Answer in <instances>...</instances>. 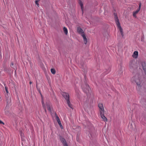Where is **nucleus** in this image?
Returning <instances> with one entry per match:
<instances>
[{
	"mask_svg": "<svg viewBox=\"0 0 146 146\" xmlns=\"http://www.w3.org/2000/svg\"><path fill=\"white\" fill-rule=\"evenodd\" d=\"M60 139L64 146H68L64 138H61Z\"/></svg>",
	"mask_w": 146,
	"mask_h": 146,
	"instance_id": "nucleus-11",
	"label": "nucleus"
},
{
	"mask_svg": "<svg viewBox=\"0 0 146 146\" xmlns=\"http://www.w3.org/2000/svg\"><path fill=\"white\" fill-rule=\"evenodd\" d=\"M141 77L138 74H136L132 77L131 79L132 82H135L139 87L141 86Z\"/></svg>",
	"mask_w": 146,
	"mask_h": 146,
	"instance_id": "nucleus-1",
	"label": "nucleus"
},
{
	"mask_svg": "<svg viewBox=\"0 0 146 146\" xmlns=\"http://www.w3.org/2000/svg\"><path fill=\"white\" fill-rule=\"evenodd\" d=\"M32 83V82H31L30 81V82H29V84H31Z\"/></svg>",
	"mask_w": 146,
	"mask_h": 146,
	"instance_id": "nucleus-29",
	"label": "nucleus"
},
{
	"mask_svg": "<svg viewBox=\"0 0 146 146\" xmlns=\"http://www.w3.org/2000/svg\"><path fill=\"white\" fill-rule=\"evenodd\" d=\"M13 65H14L13 63V62H11V67L13 68Z\"/></svg>",
	"mask_w": 146,
	"mask_h": 146,
	"instance_id": "nucleus-24",
	"label": "nucleus"
},
{
	"mask_svg": "<svg viewBox=\"0 0 146 146\" xmlns=\"http://www.w3.org/2000/svg\"><path fill=\"white\" fill-rule=\"evenodd\" d=\"M79 4H80V5L81 9L82 10V11H83V5L82 4V2H81V1H80Z\"/></svg>",
	"mask_w": 146,
	"mask_h": 146,
	"instance_id": "nucleus-20",
	"label": "nucleus"
},
{
	"mask_svg": "<svg viewBox=\"0 0 146 146\" xmlns=\"http://www.w3.org/2000/svg\"><path fill=\"white\" fill-rule=\"evenodd\" d=\"M141 64L142 66L143 70H146V65L145 62H142L141 63Z\"/></svg>",
	"mask_w": 146,
	"mask_h": 146,
	"instance_id": "nucleus-15",
	"label": "nucleus"
},
{
	"mask_svg": "<svg viewBox=\"0 0 146 146\" xmlns=\"http://www.w3.org/2000/svg\"><path fill=\"white\" fill-rule=\"evenodd\" d=\"M98 106L99 108V113H105V110L103 104L102 103H99Z\"/></svg>",
	"mask_w": 146,
	"mask_h": 146,
	"instance_id": "nucleus-6",
	"label": "nucleus"
},
{
	"mask_svg": "<svg viewBox=\"0 0 146 146\" xmlns=\"http://www.w3.org/2000/svg\"><path fill=\"white\" fill-rule=\"evenodd\" d=\"M128 67L131 71H133L136 68V62L135 60H132L129 61L128 63Z\"/></svg>",
	"mask_w": 146,
	"mask_h": 146,
	"instance_id": "nucleus-4",
	"label": "nucleus"
},
{
	"mask_svg": "<svg viewBox=\"0 0 146 146\" xmlns=\"http://www.w3.org/2000/svg\"><path fill=\"white\" fill-rule=\"evenodd\" d=\"M80 64L82 66H83L84 64V62L83 60H81L80 61Z\"/></svg>",
	"mask_w": 146,
	"mask_h": 146,
	"instance_id": "nucleus-19",
	"label": "nucleus"
},
{
	"mask_svg": "<svg viewBox=\"0 0 146 146\" xmlns=\"http://www.w3.org/2000/svg\"><path fill=\"white\" fill-rule=\"evenodd\" d=\"M0 123L1 124H2L3 125L4 124V123L3 122L1 121L0 120Z\"/></svg>",
	"mask_w": 146,
	"mask_h": 146,
	"instance_id": "nucleus-26",
	"label": "nucleus"
},
{
	"mask_svg": "<svg viewBox=\"0 0 146 146\" xmlns=\"http://www.w3.org/2000/svg\"><path fill=\"white\" fill-rule=\"evenodd\" d=\"M56 115V120L57 121V122L59 125H61V123L60 122V119H59V118L58 117V116L56 114H55Z\"/></svg>",
	"mask_w": 146,
	"mask_h": 146,
	"instance_id": "nucleus-14",
	"label": "nucleus"
},
{
	"mask_svg": "<svg viewBox=\"0 0 146 146\" xmlns=\"http://www.w3.org/2000/svg\"><path fill=\"white\" fill-rule=\"evenodd\" d=\"M5 89L7 93H9V91L8 90V88L6 86H5Z\"/></svg>",
	"mask_w": 146,
	"mask_h": 146,
	"instance_id": "nucleus-22",
	"label": "nucleus"
},
{
	"mask_svg": "<svg viewBox=\"0 0 146 146\" xmlns=\"http://www.w3.org/2000/svg\"><path fill=\"white\" fill-rule=\"evenodd\" d=\"M139 10H137L135 11H134L133 12V16L135 18H136L137 17L136 15L138 13V12L139 11Z\"/></svg>",
	"mask_w": 146,
	"mask_h": 146,
	"instance_id": "nucleus-16",
	"label": "nucleus"
},
{
	"mask_svg": "<svg viewBox=\"0 0 146 146\" xmlns=\"http://www.w3.org/2000/svg\"><path fill=\"white\" fill-rule=\"evenodd\" d=\"M145 120H146V117H145Z\"/></svg>",
	"mask_w": 146,
	"mask_h": 146,
	"instance_id": "nucleus-30",
	"label": "nucleus"
},
{
	"mask_svg": "<svg viewBox=\"0 0 146 146\" xmlns=\"http://www.w3.org/2000/svg\"><path fill=\"white\" fill-rule=\"evenodd\" d=\"M62 95L66 100L68 106L72 109V105L70 103V102L69 100V94L63 92L62 93Z\"/></svg>",
	"mask_w": 146,
	"mask_h": 146,
	"instance_id": "nucleus-5",
	"label": "nucleus"
},
{
	"mask_svg": "<svg viewBox=\"0 0 146 146\" xmlns=\"http://www.w3.org/2000/svg\"><path fill=\"white\" fill-rule=\"evenodd\" d=\"M138 55V52L137 51H135L133 52V54L132 56L135 59H136L137 58Z\"/></svg>",
	"mask_w": 146,
	"mask_h": 146,
	"instance_id": "nucleus-9",
	"label": "nucleus"
},
{
	"mask_svg": "<svg viewBox=\"0 0 146 146\" xmlns=\"http://www.w3.org/2000/svg\"><path fill=\"white\" fill-rule=\"evenodd\" d=\"M144 72H145V74H146V70H144Z\"/></svg>",
	"mask_w": 146,
	"mask_h": 146,
	"instance_id": "nucleus-28",
	"label": "nucleus"
},
{
	"mask_svg": "<svg viewBox=\"0 0 146 146\" xmlns=\"http://www.w3.org/2000/svg\"><path fill=\"white\" fill-rule=\"evenodd\" d=\"M63 31H64V33L66 35H67L68 33V30H67V29L66 27H64L63 28Z\"/></svg>",
	"mask_w": 146,
	"mask_h": 146,
	"instance_id": "nucleus-17",
	"label": "nucleus"
},
{
	"mask_svg": "<svg viewBox=\"0 0 146 146\" xmlns=\"http://www.w3.org/2000/svg\"><path fill=\"white\" fill-rule=\"evenodd\" d=\"M83 38V41L84 43L85 44H87L88 42V40L87 38H86L85 35L84 34H83L81 35Z\"/></svg>",
	"mask_w": 146,
	"mask_h": 146,
	"instance_id": "nucleus-10",
	"label": "nucleus"
},
{
	"mask_svg": "<svg viewBox=\"0 0 146 146\" xmlns=\"http://www.w3.org/2000/svg\"><path fill=\"white\" fill-rule=\"evenodd\" d=\"M104 36L105 37L104 40H107L108 38L110 37V35L109 33H106L104 34Z\"/></svg>",
	"mask_w": 146,
	"mask_h": 146,
	"instance_id": "nucleus-13",
	"label": "nucleus"
},
{
	"mask_svg": "<svg viewBox=\"0 0 146 146\" xmlns=\"http://www.w3.org/2000/svg\"><path fill=\"white\" fill-rule=\"evenodd\" d=\"M100 115L103 121L105 122L107 121V119L104 116V113H100Z\"/></svg>",
	"mask_w": 146,
	"mask_h": 146,
	"instance_id": "nucleus-8",
	"label": "nucleus"
},
{
	"mask_svg": "<svg viewBox=\"0 0 146 146\" xmlns=\"http://www.w3.org/2000/svg\"><path fill=\"white\" fill-rule=\"evenodd\" d=\"M114 18L115 19V23L117 25V26L119 29V31L120 32L121 34L123 37L124 36L123 35V29L121 28L120 23L119 22V19H118L116 13H114Z\"/></svg>",
	"mask_w": 146,
	"mask_h": 146,
	"instance_id": "nucleus-2",
	"label": "nucleus"
},
{
	"mask_svg": "<svg viewBox=\"0 0 146 146\" xmlns=\"http://www.w3.org/2000/svg\"><path fill=\"white\" fill-rule=\"evenodd\" d=\"M141 3H140L139 5V9H138V10H139V11L140 10V9H141Z\"/></svg>",
	"mask_w": 146,
	"mask_h": 146,
	"instance_id": "nucleus-25",
	"label": "nucleus"
},
{
	"mask_svg": "<svg viewBox=\"0 0 146 146\" xmlns=\"http://www.w3.org/2000/svg\"><path fill=\"white\" fill-rule=\"evenodd\" d=\"M90 90L91 89L89 86L88 85L86 84L84 89V92L87 93L89 92Z\"/></svg>",
	"mask_w": 146,
	"mask_h": 146,
	"instance_id": "nucleus-7",
	"label": "nucleus"
},
{
	"mask_svg": "<svg viewBox=\"0 0 146 146\" xmlns=\"http://www.w3.org/2000/svg\"><path fill=\"white\" fill-rule=\"evenodd\" d=\"M38 1H37V0H36V1H35V3L37 5L38 7L39 6V4L38 3Z\"/></svg>",
	"mask_w": 146,
	"mask_h": 146,
	"instance_id": "nucleus-23",
	"label": "nucleus"
},
{
	"mask_svg": "<svg viewBox=\"0 0 146 146\" xmlns=\"http://www.w3.org/2000/svg\"><path fill=\"white\" fill-rule=\"evenodd\" d=\"M60 125V127L61 128H62L63 126H62V124H61V125Z\"/></svg>",
	"mask_w": 146,
	"mask_h": 146,
	"instance_id": "nucleus-27",
	"label": "nucleus"
},
{
	"mask_svg": "<svg viewBox=\"0 0 146 146\" xmlns=\"http://www.w3.org/2000/svg\"><path fill=\"white\" fill-rule=\"evenodd\" d=\"M50 71L53 74H54L56 73V70L55 69H51Z\"/></svg>",
	"mask_w": 146,
	"mask_h": 146,
	"instance_id": "nucleus-18",
	"label": "nucleus"
},
{
	"mask_svg": "<svg viewBox=\"0 0 146 146\" xmlns=\"http://www.w3.org/2000/svg\"><path fill=\"white\" fill-rule=\"evenodd\" d=\"M5 114L7 115H9V111L7 109H5Z\"/></svg>",
	"mask_w": 146,
	"mask_h": 146,
	"instance_id": "nucleus-21",
	"label": "nucleus"
},
{
	"mask_svg": "<svg viewBox=\"0 0 146 146\" xmlns=\"http://www.w3.org/2000/svg\"><path fill=\"white\" fill-rule=\"evenodd\" d=\"M42 106L45 110V111L46 112V109H47L48 111H51L50 109L51 104L50 102L49 101H48L46 102L45 105L43 102V98H42Z\"/></svg>",
	"mask_w": 146,
	"mask_h": 146,
	"instance_id": "nucleus-3",
	"label": "nucleus"
},
{
	"mask_svg": "<svg viewBox=\"0 0 146 146\" xmlns=\"http://www.w3.org/2000/svg\"><path fill=\"white\" fill-rule=\"evenodd\" d=\"M77 31L81 35H82V34H85L83 30L80 27H78Z\"/></svg>",
	"mask_w": 146,
	"mask_h": 146,
	"instance_id": "nucleus-12",
	"label": "nucleus"
}]
</instances>
